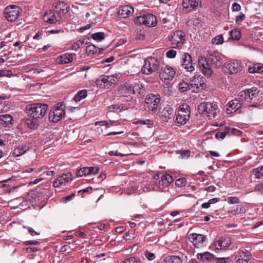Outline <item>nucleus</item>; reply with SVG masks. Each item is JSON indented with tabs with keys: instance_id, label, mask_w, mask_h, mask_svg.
I'll return each mask as SVG.
<instances>
[{
	"instance_id": "obj_1",
	"label": "nucleus",
	"mask_w": 263,
	"mask_h": 263,
	"mask_svg": "<svg viewBox=\"0 0 263 263\" xmlns=\"http://www.w3.org/2000/svg\"><path fill=\"white\" fill-rule=\"evenodd\" d=\"M48 106L46 104L34 103L28 104L26 107V111L30 117L40 119L46 114Z\"/></svg>"
},
{
	"instance_id": "obj_2",
	"label": "nucleus",
	"mask_w": 263,
	"mask_h": 263,
	"mask_svg": "<svg viewBox=\"0 0 263 263\" xmlns=\"http://www.w3.org/2000/svg\"><path fill=\"white\" fill-rule=\"evenodd\" d=\"M191 114L190 107L187 104H182L178 108L175 123L178 126L184 125L189 121Z\"/></svg>"
},
{
	"instance_id": "obj_3",
	"label": "nucleus",
	"mask_w": 263,
	"mask_h": 263,
	"mask_svg": "<svg viewBox=\"0 0 263 263\" xmlns=\"http://www.w3.org/2000/svg\"><path fill=\"white\" fill-rule=\"evenodd\" d=\"M65 106L62 102L57 103L53 106L49 113V120L53 123H57L65 116Z\"/></svg>"
},
{
	"instance_id": "obj_4",
	"label": "nucleus",
	"mask_w": 263,
	"mask_h": 263,
	"mask_svg": "<svg viewBox=\"0 0 263 263\" xmlns=\"http://www.w3.org/2000/svg\"><path fill=\"white\" fill-rule=\"evenodd\" d=\"M199 114L206 116L210 118H214L218 111L217 106L212 103L203 102L198 106Z\"/></svg>"
},
{
	"instance_id": "obj_5",
	"label": "nucleus",
	"mask_w": 263,
	"mask_h": 263,
	"mask_svg": "<svg viewBox=\"0 0 263 263\" xmlns=\"http://www.w3.org/2000/svg\"><path fill=\"white\" fill-rule=\"evenodd\" d=\"M118 82L117 74L111 76L102 75L96 81V84L100 88L109 89L114 87Z\"/></svg>"
},
{
	"instance_id": "obj_6",
	"label": "nucleus",
	"mask_w": 263,
	"mask_h": 263,
	"mask_svg": "<svg viewBox=\"0 0 263 263\" xmlns=\"http://www.w3.org/2000/svg\"><path fill=\"white\" fill-rule=\"evenodd\" d=\"M159 61L154 57H148L144 61V64L141 69V72L145 74H149L157 70L159 68Z\"/></svg>"
},
{
	"instance_id": "obj_7",
	"label": "nucleus",
	"mask_w": 263,
	"mask_h": 263,
	"mask_svg": "<svg viewBox=\"0 0 263 263\" xmlns=\"http://www.w3.org/2000/svg\"><path fill=\"white\" fill-rule=\"evenodd\" d=\"M154 183L160 189L167 186L173 181L172 177L164 173H160L154 176Z\"/></svg>"
},
{
	"instance_id": "obj_8",
	"label": "nucleus",
	"mask_w": 263,
	"mask_h": 263,
	"mask_svg": "<svg viewBox=\"0 0 263 263\" xmlns=\"http://www.w3.org/2000/svg\"><path fill=\"white\" fill-rule=\"evenodd\" d=\"M21 12V9L18 6L10 5L5 9L4 15L7 21L13 22L17 20Z\"/></svg>"
},
{
	"instance_id": "obj_9",
	"label": "nucleus",
	"mask_w": 263,
	"mask_h": 263,
	"mask_svg": "<svg viewBox=\"0 0 263 263\" xmlns=\"http://www.w3.org/2000/svg\"><path fill=\"white\" fill-rule=\"evenodd\" d=\"M161 101L160 96L157 93L148 94L145 98L146 107L150 111L155 112Z\"/></svg>"
},
{
	"instance_id": "obj_10",
	"label": "nucleus",
	"mask_w": 263,
	"mask_h": 263,
	"mask_svg": "<svg viewBox=\"0 0 263 263\" xmlns=\"http://www.w3.org/2000/svg\"><path fill=\"white\" fill-rule=\"evenodd\" d=\"M232 244V240L230 237H220L214 241L211 246L213 250H223L230 247Z\"/></svg>"
},
{
	"instance_id": "obj_11",
	"label": "nucleus",
	"mask_w": 263,
	"mask_h": 263,
	"mask_svg": "<svg viewBox=\"0 0 263 263\" xmlns=\"http://www.w3.org/2000/svg\"><path fill=\"white\" fill-rule=\"evenodd\" d=\"M179 68L181 70L185 69L189 72H192L194 70L192 58L190 54L185 52L182 54L180 66Z\"/></svg>"
},
{
	"instance_id": "obj_12",
	"label": "nucleus",
	"mask_w": 263,
	"mask_h": 263,
	"mask_svg": "<svg viewBox=\"0 0 263 263\" xmlns=\"http://www.w3.org/2000/svg\"><path fill=\"white\" fill-rule=\"evenodd\" d=\"M223 65V71L229 74L236 73L241 70L240 63L237 60L225 63Z\"/></svg>"
},
{
	"instance_id": "obj_13",
	"label": "nucleus",
	"mask_w": 263,
	"mask_h": 263,
	"mask_svg": "<svg viewBox=\"0 0 263 263\" xmlns=\"http://www.w3.org/2000/svg\"><path fill=\"white\" fill-rule=\"evenodd\" d=\"M205 78L199 75H195L191 80V86L193 91L198 92L205 88Z\"/></svg>"
},
{
	"instance_id": "obj_14",
	"label": "nucleus",
	"mask_w": 263,
	"mask_h": 263,
	"mask_svg": "<svg viewBox=\"0 0 263 263\" xmlns=\"http://www.w3.org/2000/svg\"><path fill=\"white\" fill-rule=\"evenodd\" d=\"M185 33L181 30H177L171 35V41L174 48L181 47L184 42Z\"/></svg>"
},
{
	"instance_id": "obj_15",
	"label": "nucleus",
	"mask_w": 263,
	"mask_h": 263,
	"mask_svg": "<svg viewBox=\"0 0 263 263\" xmlns=\"http://www.w3.org/2000/svg\"><path fill=\"white\" fill-rule=\"evenodd\" d=\"M140 23L147 27H154L157 24V21L155 15L151 14H146L137 17Z\"/></svg>"
},
{
	"instance_id": "obj_16",
	"label": "nucleus",
	"mask_w": 263,
	"mask_h": 263,
	"mask_svg": "<svg viewBox=\"0 0 263 263\" xmlns=\"http://www.w3.org/2000/svg\"><path fill=\"white\" fill-rule=\"evenodd\" d=\"M53 7L54 8V10L58 14L59 18H61L64 15L68 13L70 9L69 7L66 3L60 1L55 2L53 5Z\"/></svg>"
},
{
	"instance_id": "obj_17",
	"label": "nucleus",
	"mask_w": 263,
	"mask_h": 263,
	"mask_svg": "<svg viewBox=\"0 0 263 263\" xmlns=\"http://www.w3.org/2000/svg\"><path fill=\"white\" fill-rule=\"evenodd\" d=\"M188 238L192 242L193 245L197 248L202 246L203 243L207 240L206 235L197 233L189 234Z\"/></svg>"
},
{
	"instance_id": "obj_18",
	"label": "nucleus",
	"mask_w": 263,
	"mask_h": 263,
	"mask_svg": "<svg viewBox=\"0 0 263 263\" xmlns=\"http://www.w3.org/2000/svg\"><path fill=\"white\" fill-rule=\"evenodd\" d=\"M206 59V62L210 63L211 65L214 66L217 68L221 67L223 64L222 58L216 53L208 54Z\"/></svg>"
},
{
	"instance_id": "obj_19",
	"label": "nucleus",
	"mask_w": 263,
	"mask_h": 263,
	"mask_svg": "<svg viewBox=\"0 0 263 263\" xmlns=\"http://www.w3.org/2000/svg\"><path fill=\"white\" fill-rule=\"evenodd\" d=\"M72 180V177L71 173L63 174L54 180L53 186L54 187H59L62 185H65L67 183L71 182Z\"/></svg>"
},
{
	"instance_id": "obj_20",
	"label": "nucleus",
	"mask_w": 263,
	"mask_h": 263,
	"mask_svg": "<svg viewBox=\"0 0 263 263\" xmlns=\"http://www.w3.org/2000/svg\"><path fill=\"white\" fill-rule=\"evenodd\" d=\"M206 59H204L202 57H199L198 65L203 74L205 76L210 77L213 73V71L210 68L209 64L206 62Z\"/></svg>"
},
{
	"instance_id": "obj_21",
	"label": "nucleus",
	"mask_w": 263,
	"mask_h": 263,
	"mask_svg": "<svg viewBox=\"0 0 263 263\" xmlns=\"http://www.w3.org/2000/svg\"><path fill=\"white\" fill-rule=\"evenodd\" d=\"M175 74V70L172 67L165 66L164 67L161 68L159 76L161 79L170 80L173 79Z\"/></svg>"
},
{
	"instance_id": "obj_22",
	"label": "nucleus",
	"mask_w": 263,
	"mask_h": 263,
	"mask_svg": "<svg viewBox=\"0 0 263 263\" xmlns=\"http://www.w3.org/2000/svg\"><path fill=\"white\" fill-rule=\"evenodd\" d=\"M98 167H82L76 172L77 177L86 176L90 175H95L99 171Z\"/></svg>"
},
{
	"instance_id": "obj_23",
	"label": "nucleus",
	"mask_w": 263,
	"mask_h": 263,
	"mask_svg": "<svg viewBox=\"0 0 263 263\" xmlns=\"http://www.w3.org/2000/svg\"><path fill=\"white\" fill-rule=\"evenodd\" d=\"M242 101L234 99L229 102L226 105V112L228 114H231L236 112L242 105Z\"/></svg>"
},
{
	"instance_id": "obj_24",
	"label": "nucleus",
	"mask_w": 263,
	"mask_h": 263,
	"mask_svg": "<svg viewBox=\"0 0 263 263\" xmlns=\"http://www.w3.org/2000/svg\"><path fill=\"white\" fill-rule=\"evenodd\" d=\"M259 93V90L256 87H253L250 89L245 90L241 93V97H243L246 101H250L254 97H256Z\"/></svg>"
},
{
	"instance_id": "obj_25",
	"label": "nucleus",
	"mask_w": 263,
	"mask_h": 263,
	"mask_svg": "<svg viewBox=\"0 0 263 263\" xmlns=\"http://www.w3.org/2000/svg\"><path fill=\"white\" fill-rule=\"evenodd\" d=\"M134 12V8L132 6L125 5L119 8L118 14L122 18H127Z\"/></svg>"
},
{
	"instance_id": "obj_26",
	"label": "nucleus",
	"mask_w": 263,
	"mask_h": 263,
	"mask_svg": "<svg viewBox=\"0 0 263 263\" xmlns=\"http://www.w3.org/2000/svg\"><path fill=\"white\" fill-rule=\"evenodd\" d=\"M43 20L44 22L49 24H54L58 22L60 18L55 16L54 11L50 10L46 11L43 15Z\"/></svg>"
},
{
	"instance_id": "obj_27",
	"label": "nucleus",
	"mask_w": 263,
	"mask_h": 263,
	"mask_svg": "<svg viewBox=\"0 0 263 263\" xmlns=\"http://www.w3.org/2000/svg\"><path fill=\"white\" fill-rule=\"evenodd\" d=\"M200 4V0H183L182 6L184 9H189V11H191L196 9Z\"/></svg>"
},
{
	"instance_id": "obj_28",
	"label": "nucleus",
	"mask_w": 263,
	"mask_h": 263,
	"mask_svg": "<svg viewBox=\"0 0 263 263\" xmlns=\"http://www.w3.org/2000/svg\"><path fill=\"white\" fill-rule=\"evenodd\" d=\"M13 117L9 114L0 115V126L10 127L12 125Z\"/></svg>"
},
{
	"instance_id": "obj_29",
	"label": "nucleus",
	"mask_w": 263,
	"mask_h": 263,
	"mask_svg": "<svg viewBox=\"0 0 263 263\" xmlns=\"http://www.w3.org/2000/svg\"><path fill=\"white\" fill-rule=\"evenodd\" d=\"M29 149V146L26 144H22L18 146L17 147L15 148L13 155L15 157H18L22 156Z\"/></svg>"
},
{
	"instance_id": "obj_30",
	"label": "nucleus",
	"mask_w": 263,
	"mask_h": 263,
	"mask_svg": "<svg viewBox=\"0 0 263 263\" xmlns=\"http://www.w3.org/2000/svg\"><path fill=\"white\" fill-rule=\"evenodd\" d=\"M72 60V54L66 53L59 56L57 59V62L60 64H65L71 63Z\"/></svg>"
},
{
	"instance_id": "obj_31",
	"label": "nucleus",
	"mask_w": 263,
	"mask_h": 263,
	"mask_svg": "<svg viewBox=\"0 0 263 263\" xmlns=\"http://www.w3.org/2000/svg\"><path fill=\"white\" fill-rule=\"evenodd\" d=\"M174 110L172 108H165L163 110L161 114L162 120L164 122H168V120L173 117Z\"/></svg>"
},
{
	"instance_id": "obj_32",
	"label": "nucleus",
	"mask_w": 263,
	"mask_h": 263,
	"mask_svg": "<svg viewBox=\"0 0 263 263\" xmlns=\"http://www.w3.org/2000/svg\"><path fill=\"white\" fill-rule=\"evenodd\" d=\"M197 257L203 261L210 262L214 258V255L210 252H206L197 254Z\"/></svg>"
},
{
	"instance_id": "obj_33",
	"label": "nucleus",
	"mask_w": 263,
	"mask_h": 263,
	"mask_svg": "<svg viewBox=\"0 0 263 263\" xmlns=\"http://www.w3.org/2000/svg\"><path fill=\"white\" fill-rule=\"evenodd\" d=\"M25 123L31 129H36L39 125V119H35L30 117L26 120Z\"/></svg>"
},
{
	"instance_id": "obj_34",
	"label": "nucleus",
	"mask_w": 263,
	"mask_h": 263,
	"mask_svg": "<svg viewBox=\"0 0 263 263\" xmlns=\"http://www.w3.org/2000/svg\"><path fill=\"white\" fill-rule=\"evenodd\" d=\"M120 94L132 93L133 94L132 84H125L120 86L119 89Z\"/></svg>"
},
{
	"instance_id": "obj_35",
	"label": "nucleus",
	"mask_w": 263,
	"mask_h": 263,
	"mask_svg": "<svg viewBox=\"0 0 263 263\" xmlns=\"http://www.w3.org/2000/svg\"><path fill=\"white\" fill-rule=\"evenodd\" d=\"M250 73H263V65L260 64H254L252 67L249 68Z\"/></svg>"
},
{
	"instance_id": "obj_36",
	"label": "nucleus",
	"mask_w": 263,
	"mask_h": 263,
	"mask_svg": "<svg viewBox=\"0 0 263 263\" xmlns=\"http://www.w3.org/2000/svg\"><path fill=\"white\" fill-rule=\"evenodd\" d=\"M87 96V91L85 89L79 91L74 96L73 100L76 102L80 101L81 100L85 98Z\"/></svg>"
},
{
	"instance_id": "obj_37",
	"label": "nucleus",
	"mask_w": 263,
	"mask_h": 263,
	"mask_svg": "<svg viewBox=\"0 0 263 263\" xmlns=\"http://www.w3.org/2000/svg\"><path fill=\"white\" fill-rule=\"evenodd\" d=\"M230 39L238 40L241 37V33L238 29H234L230 31Z\"/></svg>"
},
{
	"instance_id": "obj_38",
	"label": "nucleus",
	"mask_w": 263,
	"mask_h": 263,
	"mask_svg": "<svg viewBox=\"0 0 263 263\" xmlns=\"http://www.w3.org/2000/svg\"><path fill=\"white\" fill-rule=\"evenodd\" d=\"M252 174L257 179H260L263 177V165L253 168Z\"/></svg>"
},
{
	"instance_id": "obj_39",
	"label": "nucleus",
	"mask_w": 263,
	"mask_h": 263,
	"mask_svg": "<svg viewBox=\"0 0 263 263\" xmlns=\"http://www.w3.org/2000/svg\"><path fill=\"white\" fill-rule=\"evenodd\" d=\"M133 94L136 93L141 94L143 93V89L142 84L140 83H135L132 84Z\"/></svg>"
},
{
	"instance_id": "obj_40",
	"label": "nucleus",
	"mask_w": 263,
	"mask_h": 263,
	"mask_svg": "<svg viewBox=\"0 0 263 263\" xmlns=\"http://www.w3.org/2000/svg\"><path fill=\"white\" fill-rule=\"evenodd\" d=\"M179 90L181 92H184L192 89L191 88V84L189 85L188 83L184 82L180 83L179 85Z\"/></svg>"
},
{
	"instance_id": "obj_41",
	"label": "nucleus",
	"mask_w": 263,
	"mask_h": 263,
	"mask_svg": "<svg viewBox=\"0 0 263 263\" xmlns=\"http://www.w3.org/2000/svg\"><path fill=\"white\" fill-rule=\"evenodd\" d=\"M91 37L97 41H101L105 37L104 33L103 32H99L91 34Z\"/></svg>"
},
{
	"instance_id": "obj_42",
	"label": "nucleus",
	"mask_w": 263,
	"mask_h": 263,
	"mask_svg": "<svg viewBox=\"0 0 263 263\" xmlns=\"http://www.w3.org/2000/svg\"><path fill=\"white\" fill-rule=\"evenodd\" d=\"M13 75V72L11 70H7L6 69H3L0 70V78L6 77L10 78Z\"/></svg>"
},
{
	"instance_id": "obj_43",
	"label": "nucleus",
	"mask_w": 263,
	"mask_h": 263,
	"mask_svg": "<svg viewBox=\"0 0 263 263\" xmlns=\"http://www.w3.org/2000/svg\"><path fill=\"white\" fill-rule=\"evenodd\" d=\"M227 129L228 134L230 135H233L240 136L242 134V132L241 131L235 128L227 127Z\"/></svg>"
},
{
	"instance_id": "obj_44",
	"label": "nucleus",
	"mask_w": 263,
	"mask_h": 263,
	"mask_svg": "<svg viewBox=\"0 0 263 263\" xmlns=\"http://www.w3.org/2000/svg\"><path fill=\"white\" fill-rule=\"evenodd\" d=\"M98 48H97L93 45H89L86 48V52L88 55L93 54L97 52Z\"/></svg>"
},
{
	"instance_id": "obj_45",
	"label": "nucleus",
	"mask_w": 263,
	"mask_h": 263,
	"mask_svg": "<svg viewBox=\"0 0 263 263\" xmlns=\"http://www.w3.org/2000/svg\"><path fill=\"white\" fill-rule=\"evenodd\" d=\"M227 135H229L228 132L227 127H226L224 131L221 132H217L215 134V137L217 139L222 140L225 138V137Z\"/></svg>"
},
{
	"instance_id": "obj_46",
	"label": "nucleus",
	"mask_w": 263,
	"mask_h": 263,
	"mask_svg": "<svg viewBox=\"0 0 263 263\" xmlns=\"http://www.w3.org/2000/svg\"><path fill=\"white\" fill-rule=\"evenodd\" d=\"M166 262L167 263H180V258L176 256H172L166 258Z\"/></svg>"
},
{
	"instance_id": "obj_47",
	"label": "nucleus",
	"mask_w": 263,
	"mask_h": 263,
	"mask_svg": "<svg viewBox=\"0 0 263 263\" xmlns=\"http://www.w3.org/2000/svg\"><path fill=\"white\" fill-rule=\"evenodd\" d=\"M249 252H244L242 251H239L238 252V255L235 256V260H237V258H249Z\"/></svg>"
},
{
	"instance_id": "obj_48",
	"label": "nucleus",
	"mask_w": 263,
	"mask_h": 263,
	"mask_svg": "<svg viewBox=\"0 0 263 263\" xmlns=\"http://www.w3.org/2000/svg\"><path fill=\"white\" fill-rule=\"evenodd\" d=\"M223 37L220 35L216 36L212 40V43L216 45L221 44L223 43Z\"/></svg>"
},
{
	"instance_id": "obj_49",
	"label": "nucleus",
	"mask_w": 263,
	"mask_h": 263,
	"mask_svg": "<svg viewBox=\"0 0 263 263\" xmlns=\"http://www.w3.org/2000/svg\"><path fill=\"white\" fill-rule=\"evenodd\" d=\"M186 183V180L185 178H179L176 180L175 184L178 187L185 186Z\"/></svg>"
},
{
	"instance_id": "obj_50",
	"label": "nucleus",
	"mask_w": 263,
	"mask_h": 263,
	"mask_svg": "<svg viewBox=\"0 0 263 263\" xmlns=\"http://www.w3.org/2000/svg\"><path fill=\"white\" fill-rule=\"evenodd\" d=\"M123 263H140L139 259L138 258L131 257L124 260Z\"/></svg>"
},
{
	"instance_id": "obj_51",
	"label": "nucleus",
	"mask_w": 263,
	"mask_h": 263,
	"mask_svg": "<svg viewBox=\"0 0 263 263\" xmlns=\"http://www.w3.org/2000/svg\"><path fill=\"white\" fill-rule=\"evenodd\" d=\"M151 121L149 120H146L145 121H138L137 123H141L142 124L141 127L143 129L150 128L151 127L148 125Z\"/></svg>"
},
{
	"instance_id": "obj_52",
	"label": "nucleus",
	"mask_w": 263,
	"mask_h": 263,
	"mask_svg": "<svg viewBox=\"0 0 263 263\" xmlns=\"http://www.w3.org/2000/svg\"><path fill=\"white\" fill-rule=\"evenodd\" d=\"M217 263H227L230 261V257L216 258Z\"/></svg>"
},
{
	"instance_id": "obj_53",
	"label": "nucleus",
	"mask_w": 263,
	"mask_h": 263,
	"mask_svg": "<svg viewBox=\"0 0 263 263\" xmlns=\"http://www.w3.org/2000/svg\"><path fill=\"white\" fill-rule=\"evenodd\" d=\"M176 55V51L174 50L171 49L166 52V57L168 58L173 59Z\"/></svg>"
},
{
	"instance_id": "obj_54",
	"label": "nucleus",
	"mask_w": 263,
	"mask_h": 263,
	"mask_svg": "<svg viewBox=\"0 0 263 263\" xmlns=\"http://www.w3.org/2000/svg\"><path fill=\"white\" fill-rule=\"evenodd\" d=\"M145 256L149 260H153L155 259V254L153 253L146 251L145 252Z\"/></svg>"
},
{
	"instance_id": "obj_55",
	"label": "nucleus",
	"mask_w": 263,
	"mask_h": 263,
	"mask_svg": "<svg viewBox=\"0 0 263 263\" xmlns=\"http://www.w3.org/2000/svg\"><path fill=\"white\" fill-rule=\"evenodd\" d=\"M245 18V15L242 13L240 12L239 15L236 17L235 21L236 23H241L243 21Z\"/></svg>"
},
{
	"instance_id": "obj_56",
	"label": "nucleus",
	"mask_w": 263,
	"mask_h": 263,
	"mask_svg": "<svg viewBox=\"0 0 263 263\" xmlns=\"http://www.w3.org/2000/svg\"><path fill=\"white\" fill-rule=\"evenodd\" d=\"M228 199L229 200V203L231 204H235L240 202L239 199L237 197H230Z\"/></svg>"
},
{
	"instance_id": "obj_57",
	"label": "nucleus",
	"mask_w": 263,
	"mask_h": 263,
	"mask_svg": "<svg viewBox=\"0 0 263 263\" xmlns=\"http://www.w3.org/2000/svg\"><path fill=\"white\" fill-rule=\"evenodd\" d=\"M232 9L233 11H239L241 9V6L239 4L234 3L232 5Z\"/></svg>"
},
{
	"instance_id": "obj_58",
	"label": "nucleus",
	"mask_w": 263,
	"mask_h": 263,
	"mask_svg": "<svg viewBox=\"0 0 263 263\" xmlns=\"http://www.w3.org/2000/svg\"><path fill=\"white\" fill-rule=\"evenodd\" d=\"M255 191L259 192L260 194H263V182L257 184L255 188Z\"/></svg>"
},
{
	"instance_id": "obj_59",
	"label": "nucleus",
	"mask_w": 263,
	"mask_h": 263,
	"mask_svg": "<svg viewBox=\"0 0 263 263\" xmlns=\"http://www.w3.org/2000/svg\"><path fill=\"white\" fill-rule=\"evenodd\" d=\"M190 153H191V152L190 150H185V151H182L180 153V154H181V157L183 158H187L188 157H190Z\"/></svg>"
},
{
	"instance_id": "obj_60",
	"label": "nucleus",
	"mask_w": 263,
	"mask_h": 263,
	"mask_svg": "<svg viewBox=\"0 0 263 263\" xmlns=\"http://www.w3.org/2000/svg\"><path fill=\"white\" fill-rule=\"evenodd\" d=\"M162 91L165 96H169L171 95L172 93V91L170 90L167 86H163Z\"/></svg>"
},
{
	"instance_id": "obj_61",
	"label": "nucleus",
	"mask_w": 263,
	"mask_h": 263,
	"mask_svg": "<svg viewBox=\"0 0 263 263\" xmlns=\"http://www.w3.org/2000/svg\"><path fill=\"white\" fill-rule=\"evenodd\" d=\"M109 109L110 110H119L121 111L120 107L118 104H114L109 106Z\"/></svg>"
},
{
	"instance_id": "obj_62",
	"label": "nucleus",
	"mask_w": 263,
	"mask_h": 263,
	"mask_svg": "<svg viewBox=\"0 0 263 263\" xmlns=\"http://www.w3.org/2000/svg\"><path fill=\"white\" fill-rule=\"evenodd\" d=\"M25 245L28 246V245H39V242L36 240H29V241H26L24 242Z\"/></svg>"
},
{
	"instance_id": "obj_63",
	"label": "nucleus",
	"mask_w": 263,
	"mask_h": 263,
	"mask_svg": "<svg viewBox=\"0 0 263 263\" xmlns=\"http://www.w3.org/2000/svg\"><path fill=\"white\" fill-rule=\"evenodd\" d=\"M88 39H85V38H83V39H81L79 40H78L77 41V42L79 44H80V46H82L85 44H87L88 43H87V40Z\"/></svg>"
},
{
	"instance_id": "obj_64",
	"label": "nucleus",
	"mask_w": 263,
	"mask_h": 263,
	"mask_svg": "<svg viewBox=\"0 0 263 263\" xmlns=\"http://www.w3.org/2000/svg\"><path fill=\"white\" fill-rule=\"evenodd\" d=\"M249 258H238L236 260L237 263H248Z\"/></svg>"
}]
</instances>
